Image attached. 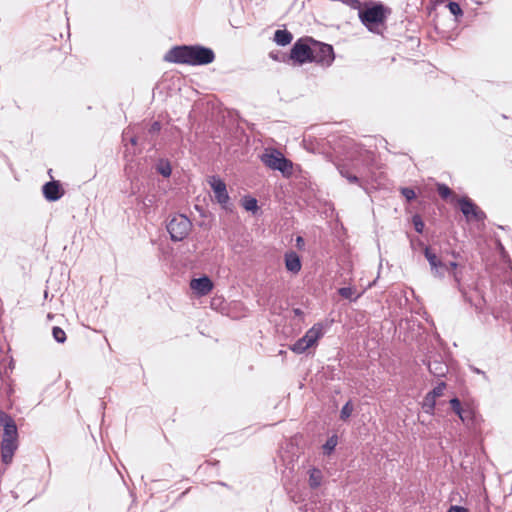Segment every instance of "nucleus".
I'll return each instance as SVG.
<instances>
[{
    "mask_svg": "<svg viewBox=\"0 0 512 512\" xmlns=\"http://www.w3.org/2000/svg\"><path fill=\"white\" fill-rule=\"evenodd\" d=\"M214 59L215 54L213 50L200 45L176 46L165 55V60L168 62L192 66L207 65L212 63Z\"/></svg>",
    "mask_w": 512,
    "mask_h": 512,
    "instance_id": "obj_1",
    "label": "nucleus"
},
{
    "mask_svg": "<svg viewBox=\"0 0 512 512\" xmlns=\"http://www.w3.org/2000/svg\"><path fill=\"white\" fill-rule=\"evenodd\" d=\"M362 24L372 33L381 34L385 29L386 14L381 4L359 11Z\"/></svg>",
    "mask_w": 512,
    "mask_h": 512,
    "instance_id": "obj_2",
    "label": "nucleus"
},
{
    "mask_svg": "<svg viewBox=\"0 0 512 512\" xmlns=\"http://www.w3.org/2000/svg\"><path fill=\"white\" fill-rule=\"evenodd\" d=\"M324 336V325L322 323L314 324L306 331L303 337L298 339L290 349L296 354H302L311 347H315L318 341Z\"/></svg>",
    "mask_w": 512,
    "mask_h": 512,
    "instance_id": "obj_3",
    "label": "nucleus"
},
{
    "mask_svg": "<svg viewBox=\"0 0 512 512\" xmlns=\"http://www.w3.org/2000/svg\"><path fill=\"white\" fill-rule=\"evenodd\" d=\"M456 207L468 223H483L486 220L485 212L467 196H462Z\"/></svg>",
    "mask_w": 512,
    "mask_h": 512,
    "instance_id": "obj_4",
    "label": "nucleus"
},
{
    "mask_svg": "<svg viewBox=\"0 0 512 512\" xmlns=\"http://www.w3.org/2000/svg\"><path fill=\"white\" fill-rule=\"evenodd\" d=\"M262 162L272 170L280 171L284 176L292 174V162L286 159L278 150L264 153L261 157Z\"/></svg>",
    "mask_w": 512,
    "mask_h": 512,
    "instance_id": "obj_5",
    "label": "nucleus"
},
{
    "mask_svg": "<svg viewBox=\"0 0 512 512\" xmlns=\"http://www.w3.org/2000/svg\"><path fill=\"white\" fill-rule=\"evenodd\" d=\"M311 42L313 52L311 62H315L326 67L330 66L335 58L333 47L329 44L314 40H311Z\"/></svg>",
    "mask_w": 512,
    "mask_h": 512,
    "instance_id": "obj_6",
    "label": "nucleus"
},
{
    "mask_svg": "<svg viewBox=\"0 0 512 512\" xmlns=\"http://www.w3.org/2000/svg\"><path fill=\"white\" fill-rule=\"evenodd\" d=\"M207 182L213 191L217 203L220 204L222 208L229 209L230 197L225 182L216 175L209 176Z\"/></svg>",
    "mask_w": 512,
    "mask_h": 512,
    "instance_id": "obj_7",
    "label": "nucleus"
},
{
    "mask_svg": "<svg viewBox=\"0 0 512 512\" xmlns=\"http://www.w3.org/2000/svg\"><path fill=\"white\" fill-rule=\"evenodd\" d=\"M312 39H299L297 40L291 51H290V59L294 60L299 64H304L306 62H311L312 58V44L310 45L308 41Z\"/></svg>",
    "mask_w": 512,
    "mask_h": 512,
    "instance_id": "obj_8",
    "label": "nucleus"
},
{
    "mask_svg": "<svg viewBox=\"0 0 512 512\" xmlns=\"http://www.w3.org/2000/svg\"><path fill=\"white\" fill-rule=\"evenodd\" d=\"M214 287L213 282L207 276H203L200 278H193L190 281V288L196 292L199 296L208 295Z\"/></svg>",
    "mask_w": 512,
    "mask_h": 512,
    "instance_id": "obj_9",
    "label": "nucleus"
},
{
    "mask_svg": "<svg viewBox=\"0 0 512 512\" xmlns=\"http://www.w3.org/2000/svg\"><path fill=\"white\" fill-rule=\"evenodd\" d=\"M42 192L46 200L54 202L64 195V190L59 181H50L43 185Z\"/></svg>",
    "mask_w": 512,
    "mask_h": 512,
    "instance_id": "obj_10",
    "label": "nucleus"
},
{
    "mask_svg": "<svg viewBox=\"0 0 512 512\" xmlns=\"http://www.w3.org/2000/svg\"><path fill=\"white\" fill-rule=\"evenodd\" d=\"M284 260H285V267H286L287 271H289L293 274H297L300 272L302 263H301L300 257L298 256V254L296 252L289 251V252L285 253Z\"/></svg>",
    "mask_w": 512,
    "mask_h": 512,
    "instance_id": "obj_11",
    "label": "nucleus"
},
{
    "mask_svg": "<svg viewBox=\"0 0 512 512\" xmlns=\"http://www.w3.org/2000/svg\"><path fill=\"white\" fill-rule=\"evenodd\" d=\"M17 447H18L17 441L2 440V442H1V457H2V461L5 464L11 463L13 456H14V452L16 451Z\"/></svg>",
    "mask_w": 512,
    "mask_h": 512,
    "instance_id": "obj_12",
    "label": "nucleus"
},
{
    "mask_svg": "<svg viewBox=\"0 0 512 512\" xmlns=\"http://www.w3.org/2000/svg\"><path fill=\"white\" fill-rule=\"evenodd\" d=\"M173 241H181L190 233V226H166Z\"/></svg>",
    "mask_w": 512,
    "mask_h": 512,
    "instance_id": "obj_13",
    "label": "nucleus"
},
{
    "mask_svg": "<svg viewBox=\"0 0 512 512\" xmlns=\"http://www.w3.org/2000/svg\"><path fill=\"white\" fill-rule=\"evenodd\" d=\"M424 255L429 262L431 269L435 271V274H439V268L446 267V265L438 258V256L431 250L430 247H424Z\"/></svg>",
    "mask_w": 512,
    "mask_h": 512,
    "instance_id": "obj_14",
    "label": "nucleus"
},
{
    "mask_svg": "<svg viewBox=\"0 0 512 512\" xmlns=\"http://www.w3.org/2000/svg\"><path fill=\"white\" fill-rule=\"evenodd\" d=\"M437 192L442 199L448 200L455 206L457 205V201L461 198L456 195L446 184L443 183L437 184Z\"/></svg>",
    "mask_w": 512,
    "mask_h": 512,
    "instance_id": "obj_15",
    "label": "nucleus"
},
{
    "mask_svg": "<svg viewBox=\"0 0 512 512\" xmlns=\"http://www.w3.org/2000/svg\"><path fill=\"white\" fill-rule=\"evenodd\" d=\"M3 438L2 440H12L17 441L18 439V432H17V426L15 421H10L3 427Z\"/></svg>",
    "mask_w": 512,
    "mask_h": 512,
    "instance_id": "obj_16",
    "label": "nucleus"
},
{
    "mask_svg": "<svg viewBox=\"0 0 512 512\" xmlns=\"http://www.w3.org/2000/svg\"><path fill=\"white\" fill-rule=\"evenodd\" d=\"M293 39L292 34L287 30H276L274 34V41L280 45L285 46L291 43Z\"/></svg>",
    "mask_w": 512,
    "mask_h": 512,
    "instance_id": "obj_17",
    "label": "nucleus"
},
{
    "mask_svg": "<svg viewBox=\"0 0 512 512\" xmlns=\"http://www.w3.org/2000/svg\"><path fill=\"white\" fill-rule=\"evenodd\" d=\"M322 479V472L318 468H312L309 471V486L311 488H318L322 483Z\"/></svg>",
    "mask_w": 512,
    "mask_h": 512,
    "instance_id": "obj_18",
    "label": "nucleus"
},
{
    "mask_svg": "<svg viewBox=\"0 0 512 512\" xmlns=\"http://www.w3.org/2000/svg\"><path fill=\"white\" fill-rule=\"evenodd\" d=\"M450 405L452 410L459 416V418L464 422V413H470V408H463L461 402L458 398H453L450 400Z\"/></svg>",
    "mask_w": 512,
    "mask_h": 512,
    "instance_id": "obj_19",
    "label": "nucleus"
},
{
    "mask_svg": "<svg viewBox=\"0 0 512 512\" xmlns=\"http://www.w3.org/2000/svg\"><path fill=\"white\" fill-rule=\"evenodd\" d=\"M435 405H436V399L433 397V395H430L429 393H427L422 402V409L424 410L425 413H427L429 415H433L434 410H435Z\"/></svg>",
    "mask_w": 512,
    "mask_h": 512,
    "instance_id": "obj_20",
    "label": "nucleus"
},
{
    "mask_svg": "<svg viewBox=\"0 0 512 512\" xmlns=\"http://www.w3.org/2000/svg\"><path fill=\"white\" fill-rule=\"evenodd\" d=\"M156 202L155 194H147L141 202L138 203V209L143 211L144 213H148L147 209L152 207Z\"/></svg>",
    "mask_w": 512,
    "mask_h": 512,
    "instance_id": "obj_21",
    "label": "nucleus"
},
{
    "mask_svg": "<svg viewBox=\"0 0 512 512\" xmlns=\"http://www.w3.org/2000/svg\"><path fill=\"white\" fill-rule=\"evenodd\" d=\"M338 171L340 175L346 178L350 183L356 184L359 182V179L356 175H353L349 172V169L345 165H338Z\"/></svg>",
    "mask_w": 512,
    "mask_h": 512,
    "instance_id": "obj_22",
    "label": "nucleus"
},
{
    "mask_svg": "<svg viewBox=\"0 0 512 512\" xmlns=\"http://www.w3.org/2000/svg\"><path fill=\"white\" fill-rule=\"evenodd\" d=\"M241 201L246 211L255 212L258 209L257 200L254 197L246 196Z\"/></svg>",
    "mask_w": 512,
    "mask_h": 512,
    "instance_id": "obj_23",
    "label": "nucleus"
},
{
    "mask_svg": "<svg viewBox=\"0 0 512 512\" xmlns=\"http://www.w3.org/2000/svg\"><path fill=\"white\" fill-rule=\"evenodd\" d=\"M338 444V437L333 435L328 438L326 443L323 445L324 453L330 455Z\"/></svg>",
    "mask_w": 512,
    "mask_h": 512,
    "instance_id": "obj_24",
    "label": "nucleus"
},
{
    "mask_svg": "<svg viewBox=\"0 0 512 512\" xmlns=\"http://www.w3.org/2000/svg\"><path fill=\"white\" fill-rule=\"evenodd\" d=\"M52 335L58 343H64L67 339L65 331L58 326L53 327Z\"/></svg>",
    "mask_w": 512,
    "mask_h": 512,
    "instance_id": "obj_25",
    "label": "nucleus"
},
{
    "mask_svg": "<svg viewBox=\"0 0 512 512\" xmlns=\"http://www.w3.org/2000/svg\"><path fill=\"white\" fill-rule=\"evenodd\" d=\"M353 412V405L350 401H348L341 409L340 418L342 420H347Z\"/></svg>",
    "mask_w": 512,
    "mask_h": 512,
    "instance_id": "obj_26",
    "label": "nucleus"
},
{
    "mask_svg": "<svg viewBox=\"0 0 512 512\" xmlns=\"http://www.w3.org/2000/svg\"><path fill=\"white\" fill-rule=\"evenodd\" d=\"M446 384L444 382L439 383L432 391L429 392L435 399L441 397L444 394Z\"/></svg>",
    "mask_w": 512,
    "mask_h": 512,
    "instance_id": "obj_27",
    "label": "nucleus"
},
{
    "mask_svg": "<svg viewBox=\"0 0 512 512\" xmlns=\"http://www.w3.org/2000/svg\"><path fill=\"white\" fill-rule=\"evenodd\" d=\"M157 171L164 177H169L171 175L172 169L169 163H161L157 167Z\"/></svg>",
    "mask_w": 512,
    "mask_h": 512,
    "instance_id": "obj_28",
    "label": "nucleus"
},
{
    "mask_svg": "<svg viewBox=\"0 0 512 512\" xmlns=\"http://www.w3.org/2000/svg\"><path fill=\"white\" fill-rule=\"evenodd\" d=\"M338 293L346 299H353L355 291L350 287H342L338 290Z\"/></svg>",
    "mask_w": 512,
    "mask_h": 512,
    "instance_id": "obj_29",
    "label": "nucleus"
},
{
    "mask_svg": "<svg viewBox=\"0 0 512 512\" xmlns=\"http://www.w3.org/2000/svg\"><path fill=\"white\" fill-rule=\"evenodd\" d=\"M448 8H449V11L455 16H459V15L463 14L462 9L457 2H449Z\"/></svg>",
    "mask_w": 512,
    "mask_h": 512,
    "instance_id": "obj_30",
    "label": "nucleus"
},
{
    "mask_svg": "<svg viewBox=\"0 0 512 512\" xmlns=\"http://www.w3.org/2000/svg\"><path fill=\"white\" fill-rule=\"evenodd\" d=\"M401 193L408 201H411L416 197L415 191L411 188H402Z\"/></svg>",
    "mask_w": 512,
    "mask_h": 512,
    "instance_id": "obj_31",
    "label": "nucleus"
},
{
    "mask_svg": "<svg viewBox=\"0 0 512 512\" xmlns=\"http://www.w3.org/2000/svg\"><path fill=\"white\" fill-rule=\"evenodd\" d=\"M10 421H13L12 417L0 409V426L4 427Z\"/></svg>",
    "mask_w": 512,
    "mask_h": 512,
    "instance_id": "obj_32",
    "label": "nucleus"
},
{
    "mask_svg": "<svg viewBox=\"0 0 512 512\" xmlns=\"http://www.w3.org/2000/svg\"><path fill=\"white\" fill-rule=\"evenodd\" d=\"M161 129V125L158 121H155L151 124L150 128H149V133L150 134H157Z\"/></svg>",
    "mask_w": 512,
    "mask_h": 512,
    "instance_id": "obj_33",
    "label": "nucleus"
},
{
    "mask_svg": "<svg viewBox=\"0 0 512 512\" xmlns=\"http://www.w3.org/2000/svg\"><path fill=\"white\" fill-rule=\"evenodd\" d=\"M295 246L299 249V250H302L305 246V241L303 239V237L301 236H297L296 239H295Z\"/></svg>",
    "mask_w": 512,
    "mask_h": 512,
    "instance_id": "obj_34",
    "label": "nucleus"
},
{
    "mask_svg": "<svg viewBox=\"0 0 512 512\" xmlns=\"http://www.w3.org/2000/svg\"><path fill=\"white\" fill-rule=\"evenodd\" d=\"M448 512H469V510L462 506L453 505L449 508Z\"/></svg>",
    "mask_w": 512,
    "mask_h": 512,
    "instance_id": "obj_35",
    "label": "nucleus"
},
{
    "mask_svg": "<svg viewBox=\"0 0 512 512\" xmlns=\"http://www.w3.org/2000/svg\"><path fill=\"white\" fill-rule=\"evenodd\" d=\"M341 2L352 6L353 8H357L360 5L358 0H340Z\"/></svg>",
    "mask_w": 512,
    "mask_h": 512,
    "instance_id": "obj_36",
    "label": "nucleus"
},
{
    "mask_svg": "<svg viewBox=\"0 0 512 512\" xmlns=\"http://www.w3.org/2000/svg\"><path fill=\"white\" fill-rule=\"evenodd\" d=\"M412 224L414 225H417V224H423L422 220H421V217L419 215H414L413 216V222Z\"/></svg>",
    "mask_w": 512,
    "mask_h": 512,
    "instance_id": "obj_37",
    "label": "nucleus"
},
{
    "mask_svg": "<svg viewBox=\"0 0 512 512\" xmlns=\"http://www.w3.org/2000/svg\"><path fill=\"white\" fill-rule=\"evenodd\" d=\"M464 416H465V417H464V422H465V421H467V420L472 419V417H473V411H472V409L470 408V413H469V412H468V413H464Z\"/></svg>",
    "mask_w": 512,
    "mask_h": 512,
    "instance_id": "obj_38",
    "label": "nucleus"
},
{
    "mask_svg": "<svg viewBox=\"0 0 512 512\" xmlns=\"http://www.w3.org/2000/svg\"><path fill=\"white\" fill-rule=\"evenodd\" d=\"M424 227L425 226H419V225H416L415 226V229L418 233L422 234L424 232Z\"/></svg>",
    "mask_w": 512,
    "mask_h": 512,
    "instance_id": "obj_39",
    "label": "nucleus"
},
{
    "mask_svg": "<svg viewBox=\"0 0 512 512\" xmlns=\"http://www.w3.org/2000/svg\"><path fill=\"white\" fill-rule=\"evenodd\" d=\"M457 266H458V264L456 262H450L448 265V267L452 270L456 269ZM445 268H447V266Z\"/></svg>",
    "mask_w": 512,
    "mask_h": 512,
    "instance_id": "obj_40",
    "label": "nucleus"
},
{
    "mask_svg": "<svg viewBox=\"0 0 512 512\" xmlns=\"http://www.w3.org/2000/svg\"><path fill=\"white\" fill-rule=\"evenodd\" d=\"M130 142H131V144L135 145L137 143V138L135 136H132L130 138Z\"/></svg>",
    "mask_w": 512,
    "mask_h": 512,
    "instance_id": "obj_41",
    "label": "nucleus"
},
{
    "mask_svg": "<svg viewBox=\"0 0 512 512\" xmlns=\"http://www.w3.org/2000/svg\"><path fill=\"white\" fill-rule=\"evenodd\" d=\"M182 221L179 224H183L184 222H188L189 220L184 215H181Z\"/></svg>",
    "mask_w": 512,
    "mask_h": 512,
    "instance_id": "obj_42",
    "label": "nucleus"
},
{
    "mask_svg": "<svg viewBox=\"0 0 512 512\" xmlns=\"http://www.w3.org/2000/svg\"><path fill=\"white\" fill-rule=\"evenodd\" d=\"M300 313H301V311H300L299 309H296V310H295V314H296V315H299Z\"/></svg>",
    "mask_w": 512,
    "mask_h": 512,
    "instance_id": "obj_43",
    "label": "nucleus"
},
{
    "mask_svg": "<svg viewBox=\"0 0 512 512\" xmlns=\"http://www.w3.org/2000/svg\"><path fill=\"white\" fill-rule=\"evenodd\" d=\"M175 221H176V218H173V219H171L169 224H174Z\"/></svg>",
    "mask_w": 512,
    "mask_h": 512,
    "instance_id": "obj_44",
    "label": "nucleus"
},
{
    "mask_svg": "<svg viewBox=\"0 0 512 512\" xmlns=\"http://www.w3.org/2000/svg\"><path fill=\"white\" fill-rule=\"evenodd\" d=\"M270 56L274 59H276V55H273L272 53L270 54Z\"/></svg>",
    "mask_w": 512,
    "mask_h": 512,
    "instance_id": "obj_45",
    "label": "nucleus"
}]
</instances>
